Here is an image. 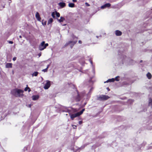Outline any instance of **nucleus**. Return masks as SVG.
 I'll list each match as a JSON object with an SVG mask.
<instances>
[{
  "label": "nucleus",
  "instance_id": "nucleus-1",
  "mask_svg": "<svg viewBox=\"0 0 152 152\" xmlns=\"http://www.w3.org/2000/svg\"><path fill=\"white\" fill-rule=\"evenodd\" d=\"M23 90L17 88L11 91L12 94L16 97L23 96Z\"/></svg>",
  "mask_w": 152,
  "mask_h": 152
},
{
  "label": "nucleus",
  "instance_id": "nucleus-2",
  "mask_svg": "<svg viewBox=\"0 0 152 152\" xmlns=\"http://www.w3.org/2000/svg\"><path fill=\"white\" fill-rule=\"evenodd\" d=\"M85 109H83L80 112H77L76 113L73 114H70V116L71 118L73 120L77 116H78L81 115L83 113V112L84 111Z\"/></svg>",
  "mask_w": 152,
  "mask_h": 152
},
{
  "label": "nucleus",
  "instance_id": "nucleus-3",
  "mask_svg": "<svg viewBox=\"0 0 152 152\" xmlns=\"http://www.w3.org/2000/svg\"><path fill=\"white\" fill-rule=\"evenodd\" d=\"M48 45V43L45 44V42H42L39 46V49L40 50H42Z\"/></svg>",
  "mask_w": 152,
  "mask_h": 152
},
{
  "label": "nucleus",
  "instance_id": "nucleus-4",
  "mask_svg": "<svg viewBox=\"0 0 152 152\" xmlns=\"http://www.w3.org/2000/svg\"><path fill=\"white\" fill-rule=\"evenodd\" d=\"M109 97L105 95H102L100 96L98 98V99L100 100H105L108 99Z\"/></svg>",
  "mask_w": 152,
  "mask_h": 152
},
{
  "label": "nucleus",
  "instance_id": "nucleus-5",
  "mask_svg": "<svg viewBox=\"0 0 152 152\" xmlns=\"http://www.w3.org/2000/svg\"><path fill=\"white\" fill-rule=\"evenodd\" d=\"M46 83L45 84V85L44 86V88L45 89H48L50 86V82L49 80H46Z\"/></svg>",
  "mask_w": 152,
  "mask_h": 152
},
{
  "label": "nucleus",
  "instance_id": "nucleus-6",
  "mask_svg": "<svg viewBox=\"0 0 152 152\" xmlns=\"http://www.w3.org/2000/svg\"><path fill=\"white\" fill-rule=\"evenodd\" d=\"M77 42V40L75 41H70L66 44V45H70L71 48H72L73 46Z\"/></svg>",
  "mask_w": 152,
  "mask_h": 152
},
{
  "label": "nucleus",
  "instance_id": "nucleus-7",
  "mask_svg": "<svg viewBox=\"0 0 152 152\" xmlns=\"http://www.w3.org/2000/svg\"><path fill=\"white\" fill-rule=\"evenodd\" d=\"M118 76L116 77L115 78V80L117 81H119V80L118 79V78H119ZM115 79L114 78H112L111 79H110L108 80L106 82H113L115 80Z\"/></svg>",
  "mask_w": 152,
  "mask_h": 152
},
{
  "label": "nucleus",
  "instance_id": "nucleus-8",
  "mask_svg": "<svg viewBox=\"0 0 152 152\" xmlns=\"http://www.w3.org/2000/svg\"><path fill=\"white\" fill-rule=\"evenodd\" d=\"M111 4L109 3H107L105 4L103 6L101 7V8L102 9H104L106 7H108L110 6Z\"/></svg>",
  "mask_w": 152,
  "mask_h": 152
},
{
  "label": "nucleus",
  "instance_id": "nucleus-9",
  "mask_svg": "<svg viewBox=\"0 0 152 152\" xmlns=\"http://www.w3.org/2000/svg\"><path fill=\"white\" fill-rule=\"evenodd\" d=\"M35 17L38 21H40L41 18L40 17L39 14L38 12H36L35 15Z\"/></svg>",
  "mask_w": 152,
  "mask_h": 152
},
{
  "label": "nucleus",
  "instance_id": "nucleus-10",
  "mask_svg": "<svg viewBox=\"0 0 152 152\" xmlns=\"http://www.w3.org/2000/svg\"><path fill=\"white\" fill-rule=\"evenodd\" d=\"M32 99L33 100H37L39 98L38 95H34L32 96Z\"/></svg>",
  "mask_w": 152,
  "mask_h": 152
},
{
  "label": "nucleus",
  "instance_id": "nucleus-11",
  "mask_svg": "<svg viewBox=\"0 0 152 152\" xmlns=\"http://www.w3.org/2000/svg\"><path fill=\"white\" fill-rule=\"evenodd\" d=\"M58 5L62 8L66 6V4L64 2H60L58 4Z\"/></svg>",
  "mask_w": 152,
  "mask_h": 152
},
{
  "label": "nucleus",
  "instance_id": "nucleus-12",
  "mask_svg": "<svg viewBox=\"0 0 152 152\" xmlns=\"http://www.w3.org/2000/svg\"><path fill=\"white\" fill-rule=\"evenodd\" d=\"M115 34L117 36H120L121 35L122 32L119 30H116L115 31Z\"/></svg>",
  "mask_w": 152,
  "mask_h": 152
},
{
  "label": "nucleus",
  "instance_id": "nucleus-13",
  "mask_svg": "<svg viewBox=\"0 0 152 152\" xmlns=\"http://www.w3.org/2000/svg\"><path fill=\"white\" fill-rule=\"evenodd\" d=\"M12 64L10 63H7L6 64V67L7 68H12Z\"/></svg>",
  "mask_w": 152,
  "mask_h": 152
},
{
  "label": "nucleus",
  "instance_id": "nucleus-14",
  "mask_svg": "<svg viewBox=\"0 0 152 152\" xmlns=\"http://www.w3.org/2000/svg\"><path fill=\"white\" fill-rule=\"evenodd\" d=\"M65 20V18L64 17H61L60 18V19H58V20L59 22H62L64 21Z\"/></svg>",
  "mask_w": 152,
  "mask_h": 152
},
{
  "label": "nucleus",
  "instance_id": "nucleus-15",
  "mask_svg": "<svg viewBox=\"0 0 152 152\" xmlns=\"http://www.w3.org/2000/svg\"><path fill=\"white\" fill-rule=\"evenodd\" d=\"M149 106H150L151 107H152V99L150 98L149 99Z\"/></svg>",
  "mask_w": 152,
  "mask_h": 152
},
{
  "label": "nucleus",
  "instance_id": "nucleus-16",
  "mask_svg": "<svg viewBox=\"0 0 152 152\" xmlns=\"http://www.w3.org/2000/svg\"><path fill=\"white\" fill-rule=\"evenodd\" d=\"M146 75H147V77L148 78V79H151L152 76H151V74L150 73L148 72L147 74Z\"/></svg>",
  "mask_w": 152,
  "mask_h": 152
},
{
  "label": "nucleus",
  "instance_id": "nucleus-17",
  "mask_svg": "<svg viewBox=\"0 0 152 152\" xmlns=\"http://www.w3.org/2000/svg\"><path fill=\"white\" fill-rule=\"evenodd\" d=\"M68 6L70 7H75V4L73 3H69L68 4Z\"/></svg>",
  "mask_w": 152,
  "mask_h": 152
},
{
  "label": "nucleus",
  "instance_id": "nucleus-18",
  "mask_svg": "<svg viewBox=\"0 0 152 152\" xmlns=\"http://www.w3.org/2000/svg\"><path fill=\"white\" fill-rule=\"evenodd\" d=\"M53 18H50V19H49V20L48 21V24L51 23L53 22Z\"/></svg>",
  "mask_w": 152,
  "mask_h": 152
},
{
  "label": "nucleus",
  "instance_id": "nucleus-19",
  "mask_svg": "<svg viewBox=\"0 0 152 152\" xmlns=\"http://www.w3.org/2000/svg\"><path fill=\"white\" fill-rule=\"evenodd\" d=\"M39 73L37 72H36L33 73L32 74V76H37Z\"/></svg>",
  "mask_w": 152,
  "mask_h": 152
},
{
  "label": "nucleus",
  "instance_id": "nucleus-20",
  "mask_svg": "<svg viewBox=\"0 0 152 152\" xmlns=\"http://www.w3.org/2000/svg\"><path fill=\"white\" fill-rule=\"evenodd\" d=\"M27 87L25 88L24 90L25 91H26L28 90V91L29 92L31 91V90L29 87H27Z\"/></svg>",
  "mask_w": 152,
  "mask_h": 152
},
{
  "label": "nucleus",
  "instance_id": "nucleus-21",
  "mask_svg": "<svg viewBox=\"0 0 152 152\" xmlns=\"http://www.w3.org/2000/svg\"><path fill=\"white\" fill-rule=\"evenodd\" d=\"M46 22H47L46 21H45L44 20H42V25H43V26H45L46 24Z\"/></svg>",
  "mask_w": 152,
  "mask_h": 152
},
{
  "label": "nucleus",
  "instance_id": "nucleus-22",
  "mask_svg": "<svg viewBox=\"0 0 152 152\" xmlns=\"http://www.w3.org/2000/svg\"><path fill=\"white\" fill-rule=\"evenodd\" d=\"M55 15H56V16L58 17H59L60 16V14L58 12L56 11H55Z\"/></svg>",
  "mask_w": 152,
  "mask_h": 152
},
{
  "label": "nucleus",
  "instance_id": "nucleus-23",
  "mask_svg": "<svg viewBox=\"0 0 152 152\" xmlns=\"http://www.w3.org/2000/svg\"><path fill=\"white\" fill-rule=\"evenodd\" d=\"M55 12H53L51 14V15L53 18H55Z\"/></svg>",
  "mask_w": 152,
  "mask_h": 152
},
{
  "label": "nucleus",
  "instance_id": "nucleus-24",
  "mask_svg": "<svg viewBox=\"0 0 152 152\" xmlns=\"http://www.w3.org/2000/svg\"><path fill=\"white\" fill-rule=\"evenodd\" d=\"M48 71V69L47 68H46L45 69H43L42 70V71L43 72H47Z\"/></svg>",
  "mask_w": 152,
  "mask_h": 152
},
{
  "label": "nucleus",
  "instance_id": "nucleus-25",
  "mask_svg": "<svg viewBox=\"0 0 152 152\" xmlns=\"http://www.w3.org/2000/svg\"><path fill=\"white\" fill-rule=\"evenodd\" d=\"M72 126L73 127V128L74 129H76L77 127V126L75 125H72Z\"/></svg>",
  "mask_w": 152,
  "mask_h": 152
},
{
  "label": "nucleus",
  "instance_id": "nucleus-26",
  "mask_svg": "<svg viewBox=\"0 0 152 152\" xmlns=\"http://www.w3.org/2000/svg\"><path fill=\"white\" fill-rule=\"evenodd\" d=\"M85 4L86 5V6H88V7H89V6H90V5L87 2H86L85 3Z\"/></svg>",
  "mask_w": 152,
  "mask_h": 152
},
{
  "label": "nucleus",
  "instance_id": "nucleus-27",
  "mask_svg": "<svg viewBox=\"0 0 152 152\" xmlns=\"http://www.w3.org/2000/svg\"><path fill=\"white\" fill-rule=\"evenodd\" d=\"M16 59V57H14L13 58V61H15Z\"/></svg>",
  "mask_w": 152,
  "mask_h": 152
},
{
  "label": "nucleus",
  "instance_id": "nucleus-28",
  "mask_svg": "<svg viewBox=\"0 0 152 152\" xmlns=\"http://www.w3.org/2000/svg\"><path fill=\"white\" fill-rule=\"evenodd\" d=\"M9 43L10 44H12L13 43V42L12 41H9Z\"/></svg>",
  "mask_w": 152,
  "mask_h": 152
},
{
  "label": "nucleus",
  "instance_id": "nucleus-29",
  "mask_svg": "<svg viewBox=\"0 0 152 152\" xmlns=\"http://www.w3.org/2000/svg\"><path fill=\"white\" fill-rule=\"evenodd\" d=\"M77 109H75L74 110V112H77Z\"/></svg>",
  "mask_w": 152,
  "mask_h": 152
},
{
  "label": "nucleus",
  "instance_id": "nucleus-30",
  "mask_svg": "<svg viewBox=\"0 0 152 152\" xmlns=\"http://www.w3.org/2000/svg\"><path fill=\"white\" fill-rule=\"evenodd\" d=\"M73 2H76L77 1L76 0H72Z\"/></svg>",
  "mask_w": 152,
  "mask_h": 152
},
{
  "label": "nucleus",
  "instance_id": "nucleus-31",
  "mask_svg": "<svg viewBox=\"0 0 152 152\" xmlns=\"http://www.w3.org/2000/svg\"><path fill=\"white\" fill-rule=\"evenodd\" d=\"M78 42L80 44H81L82 43V41L80 40H79L78 41Z\"/></svg>",
  "mask_w": 152,
  "mask_h": 152
},
{
  "label": "nucleus",
  "instance_id": "nucleus-32",
  "mask_svg": "<svg viewBox=\"0 0 152 152\" xmlns=\"http://www.w3.org/2000/svg\"><path fill=\"white\" fill-rule=\"evenodd\" d=\"M79 124H82V122L81 121H79Z\"/></svg>",
  "mask_w": 152,
  "mask_h": 152
},
{
  "label": "nucleus",
  "instance_id": "nucleus-33",
  "mask_svg": "<svg viewBox=\"0 0 152 152\" xmlns=\"http://www.w3.org/2000/svg\"><path fill=\"white\" fill-rule=\"evenodd\" d=\"M49 65H48L47 66V68H47L48 69V68H49Z\"/></svg>",
  "mask_w": 152,
  "mask_h": 152
},
{
  "label": "nucleus",
  "instance_id": "nucleus-34",
  "mask_svg": "<svg viewBox=\"0 0 152 152\" xmlns=\"http://www.w3.org/2000/svg\"><path fill=\"white\" fill-rule=\"evenodd\" d=\"M29 107H31V104H29Z\"/></svg>",
  "mask_w": 152,
  "mask_h": 152
},
{
  "label": "nucleus",
  "instance_id": "nucleus-35",
  "mask_svg": "<svg viewBox=\"0 0 152 152\" xmlns=\"http://www.w3.org/2000/svg\"><path fill=\"white\" fill-rule=\"evenodd\" d=\"M19 37H20V38H21L22 37L21 36H19Z\"/></svg>",
  "mask_w": 152,
  "mask_h": 152
},
{
  "label": "nucleus",
  "instance_id": "nucleus-36",
  "mask_svg": "<svg viewBox=\"0 0 152 152\" xmlns=\"http://www.w3.org/2000/svg\"><path fill=\"white\" fill-rule=\"evenodd\" d=\"M92 88H91L90 90V91H91L92 90Z\"/></svg>",
  "mask_w": 152,
  "mask_h": 152
},
{
  "label": "nucleus",
  "instance_id": "nucleus-37",
  "mask_svg": "<svg viewBox=\"0 0 152 152\" xmlns=\"http://www.w3.org/2000/svg\"><path fill=\"white\" fill-rule=\"evenodd\" d=\"M107 89L108 90H109V88H107Z\"/></svg>",
  "mask_w": 152,
  "mask_h": 152
},
{
  "label": "nucleus",
  "instance_id": "nucleus-38",
  "mask_svg": "<svg viewBox=\"0 0 152 152\" xmlns=\"http://www.w3.org/2000/svg\"><path fill=\"white\" fill-rule=\"evenodd\" d=\"M91 64H92V61H91Z\"/></svg>",
  "mask_w": 152,
  "mask_h": 152
},
{
  "label": "nucleus",
  "instance_id": "nucleus-39",
  "mask_svg": "<svg viewBox=\"0 0 152 152\" xmlns=\"http://www.w3.org/2000/svg\"><path fill=\"white\" fill-rule=\"evenodd\" d=\"M41 55V54H39V56H40Z\"/></svg>",
  "mask_w": 152,
  "mask_h": 152
},
{
  "label": "nucleus",
  "instance_id": "nucleus-40",
  "mask_svg": "<svg viewBox=\"0 0 152 152\" xmlns=\"http://www.w3.org/2000/svg\"><path fill=\"white\" fill-rule=\"evenodd\" d=\"M66 115H67V114H66Z\"/></svg>",
  "mask_w": 152,
  "mask_h": 152
}]
</instances>
